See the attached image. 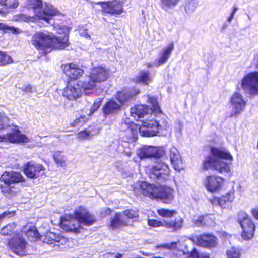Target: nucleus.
<instances>
[{
	"label": "nucleus",
	"instance_id": "nucleus-1",
	"mask_svg": "<svg viewBox=\"0 0 258 258\" xmlns=\"http://www.w3.org/2000/svg\"><path fill=\"white\" fill-rule=\"evenodd\" d=\"M165 154L164 149L152 146L141 148L138 152V156L141 159L154 157L155 161L152 166L150 177L156 179L160 183L167 180L169 177L170 170L167 164L162 161V158Z\"/></svg>",
	"mask_w": 258,
	"mask_h": 258
},
{
	"label": "nucleus",
	"instance_id": "nucleus-2",
	"mask_svg": "<svg viewBox=\"0 0 258 258\" xmlns=\"http://www.w3.org/2000/svg\"><path fill=\"white\" fill-rule=\"evenodd\" d=\"M45 7L43 9V4L42 0H27L25 7L28 9H32L34 14V16H29L25 14H19L14 16L13 20L15 21H25L27 22H37L39 20H44L49 23L51 16L59 15L60 13L48 3H44Z\"/></svg>",
	"mask_w": 258,
	"mask_h": 258
},
{
	"label": "nucleus",
	"instance_id": "nucleus-3",
	"mask_svg": "<svg viewBox=\"0 0 258 258\" xmlns=\"http://www.w3.org/2000/svg\"><path fill=\"white\" fill-rule=\"evenodd\" d=\"M211 155L208 156L203 161V167L205 170L213 169L219 173L230 176V164L223 160H233V157L229 152L224 148L212 147L210 149Z\"/></svg>",
	"mask_w": 258,
	"mask_h": 258
},
{
	"label": "nucleus",
	"instance_id": "nucleus-4",
	"mask_svg": "<svg viewBox=\"0 0 258 258\" xmlns=\"http://www.w3.org/2000/svg\"><path fill=\"white\" fill-rule=\"evenodd\" d=\"M134 192L137 195L143 194L150 198L158 199L164 203H169L174 199V190L168 187L149 184L146 181L138 182L134 187Z\"/></svg>",
	"mask_w": 258,
	"mask_h": 258
},
{
	"label": "nucleus",
	"instance_id": "nucleus-5",
	"mask_svg": "<svg viewBox=\"0 0 258 258\" xmlns=\"http://www.w3.org/2000/svg\"><path fill=\"white\" fill-rule=\"evenodd\" d=\"M66 41L67 38H65L62 42H59L58 39L53 38L52 33L44 31L35 34L32 38L31 43L37 49L42 50L45 55L46 49H63Z\"/></svg>",
	"mask_w": 258,
	"mask_h": 258
},
{
	"label": "nucleus",
	"instance_id": "nucleus-6",
	"mask_svg": "<svg viewBox=\"0 0 258 258\" xmlns=\"http://www.w3.org/2000/svg\"><path fill=\"white\" fill-rule=\"evenodd\" d=\"M109 76L108 68L103 66L94 67L90 70L89 76L80 80L79 85L85 90H92L98 83L106 81Z\"/></svg>",
	"mask_w": 258,
	"mask_h": 258
},
{
	"label": "nucleus",
	"instance_id": "nucleus-7",
	"mask_svg": "<svg viewBox=\"0 0 258 258\" xmlns=\"http://www.w3.org/2000/svg\"><path fill=\"white\" fill-rule=\"evenodd\" d=\"M149 102L152 105V108L147 105H139L131 109V115L136 120L143 118L141 120H147L150 119L155 114H161V109L157 100L153 97H149Z\"/></svg>",
	"mask_w": 258,
	"mask_h": 258
},
{
	"label": "nucleus",
	"instance_id": "nucleus-8",
	"mask_svg": "<svg viewBox=\"0 0 258 258\" xmlns=\"http://www.w3.org/2000/svg\"><path fill=\"white\" fill-rule=\"evenodd\" d=\"M238 222L242 229V237L246 240L252 238L255 231V225L245 212H240L239 213Z\"/></svg>",
	"mask_w": 258,
	"mask_h": 258
},
{
	"label": "nucleus",
	"instance_id": "nucleus-9",
	"mask_svg": "<svg viewBox=\"0 0 258 258\" xmlns=\"http://www.w3.org/2000/svg\"><path fill=\"white\" fill-rule=\"evenodd\" d=\"M241 87L251 95L258 94V72L245 75L241 80Z\"/></svg>",
	"mask_w": 258,
	"mask_h": 258
},
{
	"label": "nucleus",
	"instance_id": "nucleus-10",
	"mask_svg": "<svg viewBox=\"0 0 258 258\" xmlns=\"http://www.w3.org/2000/svg\"><path fill=\"white\" fill-rule=\"evenodd\" d=\"M123 140L126 142H135L138 139V133L140 128L133 122L122 123L121 127Z\"/></svg>",
	"mask_w": 258,
	"mask_h": 258
},
{
	"label": "nucleus",
	"instance_id": "nucleus-11",
	"mask_svg": "<svg viewBox=\"0 0 258 258\" xmlns=\"http://www.w3.org/2000/svg\"><path fill=\"white\" fill-rule=\"evenodd\" d=\"M230 103L232 109L230 116L233 117L241 114L244 111L246 101L242 94L238 92H235L230 98Z\"/></svg>",
	"mask_w": 258,
	"mask_h": 258
},
{
	"label": "nucleus",
	"instance_id": "nucleus-12",
	"mask_svg": "<svg viewBox=\"0 0 258 258\" xmlns=\"http://www.w3.org/2000/svg\"><path fill=\"white\" fill-rule=\"evenodd\" d=\"M8 244L13 251L18 255L24 256L26 254L27 243L20 234H14Z\"/></svg>",
	"mask_w": 258,
	"mask_h": 258
},
{
	"label": "nucleus",
	"instance_id": "nucleus-13",
	"mask_svg": "<svg viewBox=\"0 0 258 258\" xmlns=\"http://www.w3.org/2000/svg\"><path fill=\"white\" fill-rule=\"evenodd\" d=\"M224 181L222 177L213 175L207 176L203 180V184L208 191L215 193L222 189Z\"/></svg>",
	"mask_w": 258,
	"mask_h": 258
},
{
	"label": "nucleus",
	"instance_id": "nucleus-14",
	"mask_svg": "<svg viewBox=\"0 0 258 258\" xmlns=\"http://www.w3.org/2000/svg\"><path fill=\"white\" fill-rule=\"evenodd\" d=\"M40 239L44 243L50 245L55 250H57L61 245H63L67 242V239L59 235L48 232L44 236H41Z\"/></svg>",
	"mask_w": 258,
	"mask_h": 258
},
{
	"label": "nucleus",
	"instance_id": "nucleus-15",
	"mask_svg": "<svg viewBox=\"0 0 258 258\" xmlns=\"http://www.w3.org/2000/svg\"><path fill=\"white\" fill-rule=\"evenodd\" d=\"M183 220L181 218H176L174 220L163 221V222L155 219H149L148 224L154 227L164 226L172 229V231H176L180 229L182 226Z\"/></svg>",
	"mask_w": 258,
	"mask_h": 258
},
{
	"label": "nucleus",
	"instance_id": "nucleus-16",
	"mask_svg": "<svg viewBox=\"0 0 258 258\" xmlns=\"http://www.w3.org/2000/svg\"><path fill=\"white\" fill-rule=\"evenodd\" d=\"M155 116H153L150 119L143 121L142 126L139 127L140 134L142 136L150 137L157 135L159 131L157 124L154 120Z\"/></svg>",
	"mask_w": 258,
	"mask_h": 258
},
{
	"label": "nucleus",
	"instance_id": "nucleus-17",
	"mask_svg": "<svg viewBox=\"0 0 258 258\" xmlns=\"http://www.w3.org/2000/svg\"><path fill=\"white\" fill-rule=\"evenodd\" d=\"M79 84L80 80L77 83H75L74 82L68 83L67 86L63 90V96L69 100H74L81 95L82 90L87 93L88 90L84 89Z\"/></svg>",
	"mask_w": 258,
	"mask_h": 258
},
{
	"label": "nucleus",
	"instance_id": "nucleus-18",
	"mask_svg": "<svg viewBox=\"0 0 258 258\" xmlns=\"http://www.w3.org/2000/svg\"><path fill=\"white\" fill-rule=\"evenodd\" d=\"M75 216L78 219L79 223L84 226H90L94 223V216L85 208L80 207L75 211Z\"/></svg>",
	"mask_w": 258,
	"mask_h": 258
},
{
	"label": "nucleus",
	"instance_id": "nucleus-19",
	"mask_svg": "<svg viewBox=\"0 0 258 258\" xmlns=\"http://www.w3.org/2000/svg\"><path fill=\"white\" fill-rule=\"evenodd\" d=\"M44 167L42 164L34 162H28L24 166V172L25 175L30 178H36L44 173Z\"/></svg>",
	"mask_w": 258,
	"mask_h": 258
},
{
	"label": "nucleus",
	"instance_id": "nucleus-20",
	"mask_svg": "<svg viewBox=\"0 0 258 258\" xmlns=\"http://www.w3.org/2000/svg\"><path fill=\"white\" fill-rule=\"evenodd\" d=\"M164 247L169 249H174L176 251V254L180 256H183L184 258H189L190 255L188 254L192 253V249H189L187 244L186 242H181L178 241L177 242H172L169 244L164 245Z\"/></svg>",
	"mask_w": 258,
	"mask_h": 258
},
{
	"label": "nucleus",
	"instance_id": "nucleus-21",
	"mask_svg": "<svg viewBox=\"0 0 258 258\" xmlns=\"http://www.w3.org/2000/svg\"><path fill=\"white\" fill-rule=\"evenodd\" d=\"M96 4L101 6L102 10L104 13L111 14H119L122 12V6L121 3L117 2L116 0L111 2H97Z\"/></svg>",
	"mask_w": 258,
	"mask_h": 258
},
{
	"label": "nucleus",
	"instance_id": "nucleus-22",
	"mask_svg": "<svg viewBox=\"0 0 258 258\" xmlns=\"http://www.w3.org/2000/svg\"><path fill=\"white\" fill-rule=\"evenodd\" d=\"M7 141L11 143H27L29 139L25 135L21 134L20 131L17 129L6 136H0V142Z\"/></svg>",
	"mask_w": 258,
	"mask_h": 258
},
{
	"label": "nucleus",
	"instance_id": "nucleus-23",
	"mask_svg": "<svg viewBox=\"0 0 258 258\" xmlns=\"http://www.w3.org/2000/svg\"><path fill=\"white\" fill-rule=\"evenodd\" d=\"M61 226L66 230L79 232L80 224L77 218H75L70 215H66L61 219Z\"/></svg>",
	"mask_w": 258,
	"mask_h": 258
},
{
	"label": "nucleus",
	"instance_id": "nucleus-24",
	"mask_svg": "<svg viewBox=\"0 0 258 258\" xmlns=\"http://www.w3.org/2000/svg\"><path fill=\"white\" fill-rule=\"evenodd\" d=\"M174 48V44L171 43L162 49L160 53L159 57L154 61V65L158 67L165 64L170 58Z\"/></svg>",
	"mask_w": 258,
	"mask_h": 258
},
{
	"label": "nucleus",
	"instance_id": "nucleus-25",
	"mask_svg": "<svg viewBox=\"0 0 258 258\" xmlns=\"http://www.w3.org/2000/svg\"><path fill=\"white\" fill-rule=\"evenodd\" d=\"M139 92V90L135 88L123 90L117 93L116 95V99L121 106L126 102L128 101L134 96L138 94Z\"/></svg>",
	"mask_w": 258,
	"mask_h": 258
},
{
	"label": "nucleus",
	"instance_id": "nucleus-26",
	"mask_svg": "<svg viewBox=\"0 0 258 258\" xmlns=\"http://www.w3.org/2000/svg\"><path fill=\"white\" fill-rule=\"evenodd\" d=\"M65 74L72 79H77L84 74L83 69L74 63H69L63 67Z\"/></svg>",
	"mask_w": 258,
	"mask_h": 258
},
{
	"label": "nucleus",
	"instance_id": "nucleus-27",
	"mask_svg": "<svg viewBox=\"0 0 258 258\" xmlns=\"http://www.w3.org/2000/svg\"><path fill=\"white\" fill-rule=\"evenodd\" d=\"M198 244L203 247L212 248L215 247L217 244V238L211 234H203L197 238Z\"/></svg>",
	"mask_w": 258,
	"mask_h": 258
},
{
	"label": "nucleus",
	"instance_id": "nucleus-28",
	"mask_svg": "<svg viewBox=\"0 0 258 258\" xmlns=\"http://www.w3.org/2000/svg\"><path fill=\"white\" fill-rule=\"evenodd\" d=\"M169 152L170 161L173 167L175 170L180 171L183 169V166L178 151L173 147L170 149Z\"/></svg>",
	"mask_w": 258,
	"mask_h": 258
},
{
	"label": "nucleus",
	"instance_id": "nucleus-29",
	"mask_svg": "<svg viewBox=\"0 0 258 258\" xmlns=\"http://www.w3.org/2000/svg\"><path fill=\"white\" fill-rule=\"evenodd\" d=\"M1 180L11 185L23 181V178L19 173L6 171L1 175Z\"/></svg>",
	"mask_w": 258,
	"mask_h": 258
},
{
	"label": "nucleus",
	"instance_id": "nucleus-30",
	"mask_svg": "<svg viewBox=\"0 0 258 258\" xmlns=\"http://www.w3.org/2000/svg\"><path fill=\"white\" fill-rule=\"evenodd\" d=\"M121 105L114 100L108 101L104 105L102 109L105 116L112 115L117 113L120 109Z\"/></svg>",
	"mask_w": 258,
	"mask_h": 258
},
{
	"label": "nucleus",
	"instance_id": "nucleus-31",
	"mask_svg": "<svg viewBox=\"0 0 258 258\" xmlns=\"http://www.w3.org/2000/svg\"><path fill=\"white\" fill-rule=\"evenodd\" d=\"M128 225V221L126 218H124L121 213H116L110 220L109 227L112 229L119 228L121 226Z\"/></svg>",
	"mask_w": 258,
	"mask_h": 258
},
{
	"label": "nucleus",
	"instance_id": "nucleus-32",
	"mask_svg": "<svg viewBox=\"0 0 258 258\" xmlns=\"http://www.w3.org/2000/svg\"><path fill=\"white\" fill-rule=\"evenodd\" d=\"M54 28L56 29V32L59 34H63V36L62 37L61 36H58L56 37L54 36L53 35V38H56L58 39L59 42H62V40L66 38H67L66 42L65 43V46H64V49L68 46L69 43H68V39H69V32L70 31V29L68 27H67L66 26H55Z\"/></svg>",
	"mask_w": 258,
	"mask_h": 258
},
{
	"label": "nucleus",
	"instance_id": "nucleus-33",
	"mask_svg": "<svg viewBox=\"0 0 258 258\" xmlns=\"http://www.w3.org/2000/svg\"><path fill=\"white\" fill-rule=\"evenodd\" d=\"M152 78L148 71L141 70L138 76H136L134 81L136 83H141L145 85H148L152 81Z\"/></svg>",
	"mask_w": 258,
	"mask_h": 258
},
{
	"label": "nucleus",
	"instance_id": "nucleus-34",
	"mask_svg": "<svg viewBox=\"0 0 258 258\" xmlns=\"http://www.w3.org/2000/svg\"><path fill=\"white\" fill-rule=\"evenodd\" d=\"M28 238L31 241H35L39 236V234L36 228L32 226L28 227L26 226L22 230Z\"/></svg>",
	"mask_w": 258,
	"mask_h": 258
},
{
	"label": "nucleus",
	"instance_id": "nucleus-35",
	"mask_svg": "<svg viewBox=\"0 0 258 258\" xmlns=\"http://www.w3.org/2000/svg\"><path fill=\"white\" fill-rule=\"evenodd\" d=\"M0 30H2L5 33H12L14 34H19L22 32L20 29L9 26L3 23H0Z\"/></svg>",
	"mask_w": 258,
	"mask_h": 258
},
{
	"label": "nucleus",
	"instance_id": "nucleus-36",
	"mask_svg": "<svg viewBox=\"0 0 258 258\" xmlns=\"http://www.w3.org/2000/svg\"><path fill=\"white\" fill-rule=\"evenodd\" d=\"M198 6V1L197 0H187L185 2V10L186 12L192 14Z\"/></svg>",
	"mask_w": 258,
	"mask_h": 258
},
{
	"label": "nucleus",
	"instance_id": "nucleus-37",
	"mask_svg": "<svg viewBox=\"0 0 258 258\" xmlns=\"http://www.w3.org/2000/svg\"><path fill=\"white\" fill-rule=\"evenodd\" d=\"M53 159L57 165L61 167L66 166V158L60 151H56L53 155Z\"/></svg>",
	"mask_w": 258,
	"mask_h": 258
},
{
	"label": "nucleus",
	"instance_id": "nucleus-38",
	"mask_svg": "<svg viewBox=\"0 0 258 258\" xmlns=\"http://www.w3.org/2000/svg\"><path fill=\"white\" fill-rule=\"evenodd\" d=\"M226 254L227 258H240L241 251L238 248L232 247L227 250Z\"/></svg>",
	"mask_w": 258,
	"mask_h": 258
},
{
	"label": "nucleus",
	"instance_id": "nucleus-39",
	"mask_svg": "<svg viewBox=\"0 0 258 258\" xmlns=\"http://www.w3.org/2000/svg\"><path fill=\"white\" fill-rule=\"evenodd\" d=\"M12 62L11 57L4 51H0V66H6Z\"/></svg>",
	"mask_w": 258,
	"mask_h": 258
},
{
	"label": "nucleus",
	"instance_id": "nucleus-40",
	"mask_svg": "<svg viewBox=\"0 0 258 258\" xmlns=\"http://www.w3.org/2000/svg\"><path fill=\"white\" fill-rule=\"evenodd\" d=\"M158 214L163 217H171L177 213L175 210L162 208L157 210Z\"/></svg>",
	"mask_w": 258,
	"mask_h": 258
},
{
	"label": "nucleus",
	"instance_id": "nucleus-41",
	"mask_svg": "<svg viewBox=\"0 0 258 258\" xmlns=\"http://www.w3.org/2000/svg\"><path fill=\"white\" fill-rule=\"evenodd\" d=\"M123 215L124 218L126 217L127 219H136L138 217V212L137 210L129 209L125 210L121 213Z\"/></svg>",
	"mask_w": 258,
	"mask_h": 258
},
{
	"label": "nucleus",
	"instance_id": "nucleus-42",
	"mask_svg": "<svg viewBox=\"0 0 258 258\" xmlns=\"http://www.w3.org/2000/svg\"><path fill=\"white\" fill-rule=\"evenodd\" d=\"M179 0H161L162 7L165 10L174 7Z\"/></svg>",
	"mask_w": 258,
	"mask_h": 258
},
{
	"label": "nucleus",
	"instance_id": "nucleus-43",
	"mask_svg": "<svg viewBox=\"0 0 258 258\" xmlns=\"http://www.w3.org/2000/svg\"><path fill=\"white\" fill-rule=\"evenodd\" d=\"M16 225L14 223H10L3 227L1 230V234L3 235H10L12 230L15 228Z\"/></svg>",
	"mask_w": 258,
	"mask_h": 258
},
{
	"label": "nucleus",
	"instance_id": "nucleus-44",
	"mask_svg": "<svg viewBox=\"0 0 258 258\" xmlns=\"http://www.w3.org/2000/svg\"><path fill=\"white\" fill-rule=\"evenodd\" d=\"M14 187L11 186L10 183H6L4 182V184L0 185V189L2 192L5 194H9L13 195L16 191H14Z\"/></svg>",
	"mask_w": 258,
	"mask_h": 258
},
{
	"label": "nucleus",
	"instance_id": "nucleus-45",
	"mask_svg": "<svg viewBox=\"0 0 258 258\" xmlns=\"http://www.w3.org/2000/svg\"><path fill=\"white\" fill-rule=\"evenodd\" d=\"M154 121H156V123L157 124L158 131H159V130H166L168 127V123L165 117L160 120L156 119L154 120Z\"/></svg>",
	"mask_w": 258,
	"mask_h": 258
},
{
	"label": "nucleus",
	"instance_id": "nucleus-46",
	"mask_svg": "<svg viewBox=\"0 0 258 258\" xmlns=\"http://www.w3.org/2000/svg\"><path fill=\"white\" fill-rule=\"evenodd\" d=\"M9 118L3 113L0 112V130L3 129L7 126Z\"/></svg>",
	"mask_w": 258,
	"mask_h": 258
},
{
	"label": "nucleus",
	"instance_id": "nucleus-47",
	"mask_svg": "<svg viewBox=\"0 0 258 258\" xmlns=\"http://www.w3.org/2000/svg\"><path fill=\"white\" fill-rule=\"evenodd\" d=\"M190 257L193 258H209L208 254L203 253H198L195 248L192 249V253L189 254Z\"/></svg>",
	"mask_w": 258,
	"mask_h": 258
},
{
	"label": "nucleus",
	"instance_id": "nucleus-48",
	"mask_svg": "<svg viewBox=\"0 0 258 258\" xmlns=\"http://www.w3.org/2000/svg\"><path fill=\"white\" fill-rule=\"evenodd\" d=\"M87 118L85 116H81L79 118L75 120L72 123V126L82 125L87 121Z\"/></svg>",
	"mask_w": 258,
	"mask_h": 258
},
{
	"label": "nucleus",
	"instance_id": "nucleus-49",
	"mask_svg": "<svg viewBox=\"0 0 258 258\" xmlns=\"http://www.w3.org/2000/svg\"><path fill=\"white\" fill-rule=\"evenodd\" d=\"M18 5V0H6L4 6L8 8H16Z\"/></svg>",
	"mask_w": 258,
	"mask_h": 258
},
{
	"label": "nucleus",
	"instance_id": "nucleus-50",
	"mask_svg": "<svg viewBox=\"0 0 258 258\" xmlns=\"http://www.w3.org/2000/svg\"><path fill=\"white\" fill-rule=\"evenodd\" d=\"M90 136V132L87 130H84L79 132L78 134V137L81 139H89Z\"/></svg>",
	"mask_w": 258,
	"mask_h": 258
},
{
	"label": "nucleus",
	"instance_id": "nucleus-51",
	"mask_svg": "<svg viewBox=\"0 0 258 258\" xmlns=\"http://www.w3.org/2000/svg\"><path fill=\"white\" fill-rule=\"evenodd\" d=\"M205 226H210L214 223L212 215H206L204 216Z\"/></svg>",
	"mask_w": 258,
	"mask_h": 258
},
{
	"label": "nucleus",
	"instance_id": "nucleus-52",
	"mask_svg": "<svg viewBox=\"0 0 258 258\" xmlns=\"http://www.w3.org/2000/svg\"><path fill=\"white\" fill-rule=\"evenodd\" d=\"M225 201L229 203L232 202L234 199V191H230L224 196H223Z\"/></svg>",
	"mask_w": 258,
	"mask_h": 258
},
{
	"label": "nucleus",
	"instance_id": "nucleus-53",
	"mask_svg": "<svg viewBox=\"0 0 258 258\" xmlns=\"http://www.w3.org/2000/svg\"><path fill=\"white\" fill-rule=\"evenodd\" d=\"M101 101L100 100H96L94 102L93 106L91 107L90 113L89 115L93 114V112L95 111L100 106Z\"/></svg>",
	"mask_w": 258,
	"mask_h": 258
},
{
	"label": "nucleus",
	"instance_id": "nucleus-54",
	"mask_svg": "<svg viewBox=\"0 0 258 258\" xmlns=\"http://www.w3.org/2000/svg\"><path fill=\"white\" fill-rule=\"evenodd\" d=\"M194 222L198 226H205L204 216H200L197 219L194 220Z\"/></svg>",
	"mask_w": 258,
	"mask_h": 258
},
{
	"label": "nucleus",
	"instance_id": "nucleus-55",
	"mask_svg": "<svg viewBox=\"0 0 258 258\" xmlns=\"http://www.w3.org/2000/svg\"><path fill=\"white\" fill-rule=\"evenodd\" d=\"M215 202H216L222 208H225L226 205L228 203L227 202L225 201L223 196L216 199Z\"/></svg>",
	"mask_w": 258,
	"mask_h": 258
},
{
	"label": "nucleus",
	"instance_id": "nucleus-56",
	"mask_svg": "<svg viewBox=\"0 0 258 258\" xmlns=\"http://www.w3.org/2000/svg\"><path fill=\"white\" fill-rule=\"evenodd\" d=\"M112 212V210L109 208H106L103 209L100 213V216L102 218L105 217L107 215H109Z\"/></svg>",
	"mask_w": 258,
	"mask_h": 258
},
{
	"label": "nucleus",
	"instance_id": "nucleus-57",
	"mask_svg": "<svg viewBox=\"0 0 258 258\" xmlns=\"http://www.w3.org/2000/svg\"><path fill=\"white\" fill-rule=\"evenodd\" d=\"M14 214V212H5L2 214L0 215V220L6 217H11L13 216Z\"/></svg>",
	"mask_w": 258,
	"mask_h": 258
},
{
	"label": "nucleus",
	"instance_id": "nucleus-58",
	"mask_svg": "<svg viewBox=\"0 0 258 258\" xmlns=\"http://www.w3.org/2000/svg\"><path fill=\"white\" fill-rule=\"evenodd\" d=\"M22 90L26 92H32V87L31 85H28L25 87L22 88Z\"/></svg>",
	"mask_w": 258,
	"mask_h": 258
},
{
	"label": "nucleus",
	"instance_id": "nucleus-59",
	"mask_svg": "<svg viewBox=\"0 0 258 258\" xmlns=\"http://www.w3.org/2000/svg\"><path fill=\"white\" fill-rule=\"evenodd\" d=\"M251 212L253 217L258 219V207L252 209Z\"/></svg>",
	"mask_w": 258,
	"mask_h": 258
},
{
	"label": "nucleus",
	"instance_id": "nucleus-60",
	"mask_svg": "<svg viewBox=\"0 0 258 258\" xmlns=\"http://www.w3.org/2000/svg\"><path fill=\"white\" fill-rule=\"evenodd\" d=\"M80 35L82 36L85 37V38H89L90 36L89 34H88L86 32H83L80 34Z\"/></svg>",
	"mask_w": 258,
	"mask_h": 258
},
{
	"label": "nucleus",
	"instance_id": "nucleus-61",
	"mask_svg": "<svg viewBox=\"0 0 258 258\" xmlns=\"http://www.w3.org/2000/svg\"><path fill=\"white\" fill-rule=\"evenodd\" d=\"M234 15H233L232 14H231L230 16L228 18L227 21L230 23L231 22V20L233 18Z\"/></svg>",
	"mask_w": 258,
	"mask_h": 258
},
{
	"label": "nucleus",
	"instance_id": "nucleus-62",
	"mask_svg": "<svg viewBox=\"0 0 258 258\" xmlns=\"http://www.w3.org/2000/svg\"><path fill=\"white\" fill-rule=\"evenodd\" d=\"M6 0H0V6L3 7L4 4H5Z\"/></svg>",
	"mask_w": 258,
	"mask_h": 258
},
{
	"label": "nucleus",
	"instance_id": "nucleus-63",
	"mask_svg": "<svg viewBox=\"0 0 258 258\" xmlns=\"http://www.w3.org/2000/svg\"><path fill=\"white\" fill-rule=\"evenodd\" d=\"M237 9H238L237 8L234 7L233 8V11L231 14H232L233 15H234L235 13H236V12L237 11Z\"/></svg>",
	"mask_w": 258,
	"mask_h": 258
},
{
	"label": "nucleus",
	"instance_id": "nucleus-64",
	"mask_svg": "<svg viewBox=\"0 0 258 258\" xmlns=\"http://www.w3.org/2000/svg\"><path fill=\"white\" fill-rule=\"evenodd\" d=\"M122 255L120 254H117L115 256V258H121Z\"/></svg>",
	"mask_w": 258,
	"mask_h": 258
}]
</instances>
